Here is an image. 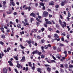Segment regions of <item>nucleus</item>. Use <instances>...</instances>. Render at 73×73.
<instances>
[{"label": "nucleus", "instance_id": "nucleus-12", "mask_svg": "<svg viewBox=\"0 0 73 73\" xmlns=\"http://www.w3.org/2000/svg\"><path fill=\"white\" fill-rule=\"evenodd\" d=\"M1 27L0 28V29L2 31H4V28H3V27H4V25H1Z\"/></svg>", "mask_w": 73, "mask_h": 73}, {"label": "nucleus", "instance_id": "nucleus-62", "mask_svg": "<svg viewBox=\"0 0 73 73\" xmlns=\"http://www.w3.org/2000/svg\"><path fill=\"white\" fill-rule=\"evenodd\" d=\"M7 14H11V12H7Z\"/></svg>", "mask_w": 73, "mask_h": 73}, {"label": "nucleus", "instance_id": "nucleus-42", "mask_svg": "<svg viewBox=\"0 0 73 73\" xmlns=\"http://www.w3.org/2000/svg\"><path fill=\"white\" fill-rule=\"evenodd\" d=\"M52 58L54 59V60H56V58L54 57V56L53 55H52Z\"/></svg>", "mask_w": 73, "mask_h": 73}, {"label": "nucleus", "instance_id": "nucleus-24", "mask_svg": "<svg viewBox=\"0 0 73 73\" xmlns=\"http://www.w3.org/2000/svg\"><path fill=\"white\" fill-rule=\"evenodd\" d=\"M68 17H70L71 15H70V13L69 12V11H68Z\"/></svg>", "mask_w": 73, "mask_h": 73}, {"label": "nucleus", "instance_id": "nucleus-1", "mask_svg": "<svg viewBox=\"0 0 73 73\" xmlns=\"http://www.w3.org/2000/svg\"><path fill=\"white\" fill-rule=\"evenodd\" d=\"M45 20L46 22V24H52V22L50 21H49L48 19H45Z\"/></svg>", "mask_w": 73, "mask_h": 73}, {"label": "nucleus", "instance_id": "nucleus-56", "mask_svg": "<svg viewBox=\"0 0 73 73\" xmlns=\"http://www.w3.org/2000/svg\"><path fill=\"white\" fill-rule=\"evenodd\" d=\"M37 38L38 39H40V38H41V37H40V36H37Z\"/></svg>", "mask_w": 73, "mask_h": 73}, {"label": "nucleus", "instance_id": "nucleus-6", "mask_svg": "<svg viewBox=\"0 0 73 73\" xmlns=\"http://www.w3.org/2000/svg\"><path fill=\"white\" fill-rule=\"evenodd\" d=\"M13 0H10V3H11V4L13 5V6H15V3L13 1Z\"/></svg>", "mask_w": 73, "mask_h": 73}, {"label": "nucleus", "instance_id": "nucleus-7", "mask_svg": "<svg viewBox=\"0 0 73 73\" xmlns=\"http://www.w3.org/2000/svg\"><path fill=\"white\" fill-rule=\"evenodd\" d=\"M54 2L53 1L51 2L50 3H49V5H54Z\"/></svg>", "mask_w": 73, "mask_h": 73}, {"label": "nucleus", "instance_id": "nucleus-57", "mask_svg": "<svg viewBox=\"0 0 73 73\" xmlns=\"http://www.w3.org/2000/svg\"><path fill=\"white\" fill-rule=\"evenodd\" d=\"M45 30V29L44 28H42L41 29V30L42 32H43V31H44Z\"/></svg>", "mask_w": 73, "mask_h": 73}, {"label": "nucleus", "instance_id": "nucleus-59", "mask_svg": "<svg viewBox=\"0 0 73 73\" xmlns=\"http://www.w3.org/2000/svg\"><path fill=\"white\" fill-rule=\"evenodd\" d=\"M68 70H69V71H70V72H72V68L68 69Z\"/></svg>", "mask_w": 73, "mask_h": 73}, {"label": "nucleus", "instance_id": "nucleus-60", "mask_svg": "<svg viewBox=\"0 0 73 73\" xmlns=\"http://www.w3.org/2000/svg\"><path fill=\"white\" fill-rule=\"evenodd\" d=\"M62 35L63 36H65V33H63L62 34Z\"/></svg>", "mask_w": 73, "mask_h": 73}, {"label": "nucleus", "instance_id": "nucleus-52", "mask_svg": "<svg viewBox=\"0 0 73 73\" xmlns=\"http://www.w3.org/2000/svg\"><path fill=\"white\" fill-rule=\"evenodd\" d=\"M61 40L62 41H64V37H63L61 38Z\"/></svg>", "mask_w": 73, "mask_h": 73}, {"label": "nucleus", "instance_id": "nucleus-34", "mask_svg": "<svg viewBox=\"0 0 73 73\" xmlns=\"http://www.w3.org/2000/svg\"><path fill=\"white\" fill-rule=\"evenodd\" d=\"M41 42L42 43H44V42H45V40H44V39H42L41 41Z\"/></svg>", "mask_w": 73, "mask_h": 73}, {"label": "nucleus", "instance_id": "nucleus-36", "mask_svg": "<svg viewBox=\"0 0 73 73\" xmlns=\"http://www.w3.org/2000/svg\"><path fill=\"white\" fill-rule=\"evenodd\" d=\"M35 7H37L38 5V3H36L35 4Z\"/></svg>", "mask_w": 73, "mask_h": 73}, {"label": "nucleus", "instance_id": "nucleus-53", "mask_svg": "<svg viewBox=\"0 0 73 73\" xmlns=\"http://www.w3.org/2000/svg\"><path fill=\"white\" fill-rule=\"evenodd\" d=\"M56 33H60V31H58V30H57L56 31Z\"/></svg>", "mask_w": 73, "mask_h": 73}, {"label": "nucleus", "instance_id": "nucleus-20", "mask_svg": "<svg viewBox=\"0 0 73 73\" xmlns=\"http://www.w3.org/2000/svg\"><path fill=\"white\" fill-rule=\"evenodd\" d=\"M47 69L48 70V72H50V70H51L50 68L49 67H48L47 68Z\"/></svg>", "mask_w": 73, "mask_h": 73}, {"label": "nucleus", "instance_id": "nucleus-58", "mask_svg": "<svg viewBox=\"0 0 73 73\" xmlns=\"http://www.w3.org/2000/svg\"><path fill=\"white\" fill-rule=\"evenodd\" d=\"M73 65H72V64H70V65L69 66V68H72V66Z\"/></svg>", "mask_w": 73, "mask_h": 73}, {"label": "nucleus", "instance_id": "nucleus-17", "mask_svg": "<svg viewBox=\"0 0 73 73\" xmlns=\"http://www.w3.org/2000/svg\"><path fill=\"white\" fill-rule=\"evenodd\" d=\"M57 50L58 52H60V51H61V48L58 47Z\"/></svg>", "mask_w": 73, "mask_h": 73}, {"label": "nucleus", "instance_id": "nucleus-14", "mask_svg": "<svg viewBox=\"0 0 73 73\" xmlns=\"http://www.w3.org/2000/svg\"><path fill=\"white\" fill-rule=\"evenodd\" d=\"M8 63H9L10 65V66H13V64H12V62L8 61Z\"/></svg>", "mask_w": 73, "mask_h": 73}, {"label": "nucleus", "instance_id": "nucleus-22", "mask_svg": "<svg viewBox=\"0 0 73 73\" xmlns=\"http://www.w3.org/2000/svg\"><path fill=\"white\" fill-rule=\"evenodd\" d=\"M29 65V66H30L31 67H32V64H31V62H28Z\"/></svg>", "mask_w": 73, "mask_h": 73}, {"label": "nucleus", "instance_id": "nucleus-39", "mask_svg": "<svg viewBox=\"0 0 73 73\" xmlns=\"http://www.w3.org/2000/svg\"><path fill=\"white\" fill-rule=\"evenodd\" d=\"M7 33H9L10 32V30L9 29H7Z\"/></svg>", "mask_w": 73, "mask_h": 73}, {"label": "nucleus", "instance_id": "nucleus-3", "mask_svg": "<svg viewBox=\"0 0 73 73\" xmlns=\"http://www.w3.org/2000/svg\"><path fill=\"white\" fill-rule=\"evenodd\" d=\"M25 42H27L29 44H31V43H34V42L31 40L30 39H29V40H27Z\"/></svg>", "mask_w": 73, "mask_h": 73}, {"label": "nucleus", "instance_id": "nucleus-26", "mask_svg": "<svg viewBox=\"0 0 73 73\" xmlns=\"http://www.w3.org/2000/svg\"><path fill=\"white\" fill-rule=\"evenodd\" d=\"M24 21L25 22V23H28V19H24Z\"/></svg>", "mask_w": 73, "mask_h": 73}, {"label": "nucleus", "instance_id": "nucleus-8", "mask_svg": "<svg viewBox=\"0 0 73 73\" xmlns=\"http://www.w3.org/2000/svg\"><path fill=\"white\" fill-rule=\"evenodd\" d=\"M30 15V16H33V17H36V15H35V14L33 13H31Z\"/></svg>", "mask_w": 73, "mask_h": 73}, {"label": "nucleus", "instance_id": "nucleus-43", "mask_svg": "<svg viewBox=\"0 0 73 73\" xmlns=\"http://www.w3.org/2000/svg\"><path fill=\"white\" fill-rule=\"evenodd\" d=\"M59 23L60 24V25H61L62 24V21H61V20L60 19H59Z\"/></svg>", "mask_w": 73, "mask_h": 73}, {"label": "nucleus", "instance_id": "nucleus-46", "mask_svg": "<svg viewBox=\"0 0 73 73\" xmlns=\"http://www.w3.org/2000/svg\"><path fill=\"white\" fill-rule=\"evenodd\" d=\"M31 7L29 6L28 8V10L29 11H31Z\"/></svg>", "mask_w": 73, "mask_h": 73}, {"label": "nucleus", "instance_id": "nucleus-2", "mask_svg": "<svg viewBox=\"0 0 73 73\" xmlns=\"http://www.w3.org/2000/svg\"><path fill=\"white\" fill-rule=\"evenodd\" d=\"M48 12L46 11H44L43 14V17H46L48 15Z\"/></svg>", "mask_w": 73, "mask_h": 73}, {"label": "nucleus", "instance_id": "nucleus-50", "mask_svg": "<svg viewBox=\"0 0 73 73\" xmlns=\"http://www.w3.org/2000/svg\"><path fill=\"white\" fill-rule=\"evenodd\" d=\"M32 69L33 70H35V66H33L32 67Z\"/></svg>", "mask_w": 73, "mask_h": 73}, {"label": "nucleus", "instance_id": "nucleus-51", "mask_svg": "<svg viewBox=\"0 0 73 73\" xmlns=\"http://www.w3.org/2000/svg\"><path fill=\"white\" fill-rule=\"evenodd\" d=\"M36 25H37L38 26V25H39V22H36Z\"/></svg>", "mask_w": 73, "mask_h": 73}, {"label": "nucleus", "instance_id": "nucleus-31", "mask_svg": "<svg viewBox=\"0 0 73 73\" xmlns=\"http://www.w3.org/2000/svg\"><path fill=\"white\" fill-rule=\"evenodd\" d=\"M40 4L42 7H44V3H40Z\"/></svg>", "mask_w": 73, "mask_h": 73}, {"label": "nucleus", "instance_id": "nucleus-47", "mask_svg": "<svg viewBox=\"0 0 73 73\" xmlns=\"http://www.w3.org/2000/svg\"><path fill=\"white\" fill-rule=\"evenodd\" d=\"M38 17L39 19H40L41 18H42V17H41V16H40V15H38Z\"/></svg>", "mask_w": 73, "mask_h": 73}, {"label": "nucleus", "instance_id": "nucleus-13", "mask_svg": "<svg viewBox=\"0 0 73 73\" xmlns=\"http://www.w3.org/2000/svg\"><path fill=\"white\" fill-rule=\"evenodd\" d=\"M23 8H25L24 9H28V7H27L26 5H24L23 7Z\"/></svg>", "mask_w": 73, "mask_h": 73}, {"label": "nucleus", "instance_id": "nucleus-44", "mask_svg": "<svg viewBox=\"0 0 73 73\" xmlns=\"http://www.w3.org/2000/svg\"><path fill=\"white\" fill-rule=\"evenodd\" d=\"M20 33H21V35H22V34H24V32L23 31L22 33L21 32H20Z\"/></svg>", "mask_w": 73, "mask_h": 73}, {"label": "nucleus", "instance_id": "nucleus-63", "mask_svg": "<svg viewBox=\"0 0 73 73\" xmlns=\"http://www.w3.org/2000/svg\"><path fill=\"white\" fill-rule=\"evenodd\" d=\"M28 67H27L26 68L25 70L26 71H28Z\"/></svg>", "mask_w": 73, "mask_h": 73}, {"label": "nucleus", "instance_id": "nucleus-25", "mask_svg": "<svg viewBox=\"0 0 73 73\" xmlns=\"http://www.w3.org/2000/svg\"><path fill=\"white\" fill-rule=\"evenodd\" d=\"M36 20H37V21H39V22H40V23H41V21H40V20L39 19H38V18H36Z\"/></svg>", "mask_w": 73, "mask_h": 73}, {"label": "nucleus", "instance_id": "nucleus-27", "mask_svg": "<svg viewBox=\"0 0 73 73\" xmlns=\"http://www.w3.org/2000/svg\"><path fill=\"white\" fill-rule=\"evenodd\" d=\"M10 47H8L7 48V50L8 52H9V50L10 49Z\"/></svg>", "mask_w": 73, "mask_h": 73}, {"label": "nucleus", "instance_id": "nucleus-55", "mask_svg": "<svg viewBox=\"0 0 73 73\" xmlns=\"http://www.w3.org/2000/svg\"><path fill=\"white\" fill-rule=\"evenodd\" d=\"M66 19L67 20H68V21H69V19H70V18H69V17H67L66 18Z\"/></svg>", "mask_w": 73, "mask_h": 73}, {"label": "nucleus", "instance_id": "nucleus-45", "mask_svg": "<svg viewBox=\"0 0 73 73\" xmlns=\"http://www.w3.org/2000/svg\"><path fill=\"white\" fill-rule=\"evenodd\" d=\"M44 65L45 66H46V67H49V66H50V65L48 64H45Z\"/></svg>", "mask_w": 73, "mask_h": 73}, {"label": "nucleus", "instance_id": "nucleus-9", "mask_svg": "<svg viewBox=\"0 0 73 73\" xmlns=\"http://www.w3.org/2000/svg\"><path fill=\"white\" fill-rule=\"evenodd\" d=\"M3 72L5 73H7V68H5L3 69Z\"/></svg>", "mask_w": 73, "mask_h": 73}, {"label": "nucleus", "instance_id": "nucleus-18", "mask_svg": "<svg viewBox=\"0 0 73 73\" xmlns=\"http://www.w3.org/2000/svg\"><path fill=\"white\" fill-rule=\"evenodd\" d=\"M13 58L15 59L16 60H18L19 59H18V57L17 56H13Z\"/></svg>", "mask_w": 73, "mask_h": 73}, {"label": "nucleus", "instance_id": "nucleus-4", "mask_svg": "<svg viewBox=\"0 0 73 73\" xmlns=\"http://www.w3.org/2000/svg\"><path fill=\"white\" fill-rule=\"evenodd\" d=\"M22 23H23V25L24 26H27V25L28 26L29 25V23H26L24 22V21H22Z\"/></svg>", "mask_w": 73, "mask_h": 73}, {"label": "nucleus", "instance_id": "nucleus-49", "mask_svg": "<svg viewBox=\"0 0 73 73\" xmlns=\"http://www.w3.org/2000/svg\"><path fill=\"white\" fill-rule=\"evenodd\" d=\"M55 7L56 8H58L59 7V5H56Z\"/></svg>", "mask_w": 73, "mask_h": 73}, {"label": "nucleus", "instance_id": "nucleus-10", "mask_svg": "<svg viewBox=\"0 0 73 73\" xmlns=\"http://www.w3.org/2000/svg\"><path fill=\"white\" fill-rule=\"evenodd\" d=\"M37 70L38 72H40V73H41V69L39 68H37Z\"/></svg>", "mask_w": 73, "mask_h": 73}, {"label": "nucleus", "instance_id": "nucleus-64", "mask_svg": "<svg viewBox=\"0 0 73 73\" xmlns=\"http://www.w3.org/2000/svg\"><path fill=\"white\" fill-rule=\"evenodd\" d=\"M64 53L65 54H67V52H66V51H64Z\"/></svg>", "mask_w": 73, "mask_h": 73}, {"label": "nucleus", "instance_id": "nucleus-37", "mask_svg": "<svg viewBox=\"0 0 73 73\" xmlns=\"http://www.w3.org/2000/svg\"><path fill=\"white\" fill-rule=\"evenodd\" d=\"M68 67V64H65V67L66 68H67Z\"/></svg>", "mask_w": 73, "mask_h": 73}, {"label": "nucleus", "instance_id": "nucleus-61", "mask_svg": "<svg viewBox=\"0 0 73 73\" xmlns=\"http://www.w3.org/2000/svg\"><path fill=\"white\" fill-rule=\"evenodd\" d=\"M60 67H61V68H63L64 66H63V64H60Z\"/></svg>", "mask_w": 73, "mask_h": 73}, {"label": "nucleus", "instance_id": "nucleus-28", "mask_svg": "<svg viewBox=\"0 0 73 73\" xmlns=\"http://www.w3.org/2000/svg\"><path fill=\"white\" fill-rule=\"evenodd\" d=\"M60 25H61V27H62V28H65V25L64 24L62 23Z\"/></svg>", "mask_w": 73, "mask_h": 73}, {"label": "nucleus", "instance_id": "nucleus-32", "mask_svg": "<svg viewBox=\"0 0 73 73\" xmlns=\"http://www.w3.org/2000/svg\"><path fill=\"white\" fill-rule=\"evenodd\" d=\"M53 48L54 50H56V49H57V47L56 46H53Z\"/></svg>", "mask_w": 73, "mask_h": 73}, {"label": "nucleus", "instance_id": "nucleus-5", "mask_svg": "<svg viewBox=\"0 0 73 73\" xmlns=\"http://www.w3.org/2000/svg\"><path fill=\"white\" fill-rule=\"evenodd\" d=\"M56 58H57L58 59H60L61 58V55L58 54L56 55Z\"/></svg>", "mask_w": 73, "mask_h": 73}, {"label": "nucleus", "instance_id": "nucleus-35", "mask_svg": "<svg viewBox=\"0 0 73 73\" xmlns=\"http://www.w3.org/2000/svg\"><path fill=\"white\" fill-rule=\"evenodd\" d=\"M17 27L18 28H21V25H17Z\"/></svg>", "mask_w": 73, "mask_h": 73}, {"label": "nucleus", "instance_id": "nucleus-21", "mask_svg": "<svg viewBox=\"0 0 73 73\" xmlns=\"http://www.w3.org/2000/svg\"><path fill=\"white\" fill-rule=\"evenodd\" d=\"M45 58V55H44L42 54L41 55V58Z\"/></svg>", "mask_w": 73, "mask_h": 73}, {"label": "nucleus", "instance_id": "nucleus-33", "mask_svg": "<svg viewBox=\"0 0 73 73\" xmlns=\"http://www.w3.org/2000/svg\"><path fill=\"white\" fill-rule=\"evenodd\" d=\"M60 46H65V45H64L63 44H62L61 43H60Z\"/></svg>", "mask_w": 73, "mask_h": 73}, {"label": "nucleus", "instance_id": "nucleus-19", "mask_svg": "<svg viewBox=\"0 0 73 73\" xmlns=\"http://www.w3.org/2000/svg\"><path fill=\"white\" fill-rule=\"evenodd\" d=\"M51 63H56L55 60H51Z\"/></svg>", "mask_w": 73, "mask_h": 73}, {"label": "nucleus", "instance_id": "nucleus-29", "mask_svg": "<svg viewBox=\"0 0 73 73\" xmlns=\"http://www.w3.org/2000/svg\"><path fill=\"white\" fill-rule=\"evenodd\" d=\"M21 66V65L20 64H17V66L18 68H20V67Z\"/></svg>", "mask_w": 73, "mask_h": 73}, {"label": "nucleus", "instance_id": "nucleus-54", "mask_svg": "<svg viewBox=\"0 0 73 73\" xmlns=\"http://www.w3.org/2000/svg\"><path fill=\"white\" fill-rule=\"evenodd\" d=\"M6 4V2L5 1H3V4L5 5Z\"/></svg>", "mask_w": 73, "mask_h": 73}, {"label": "nucleus", "instance_id": "nucleus-38", "mask_svg": "<svg viewBox=\"0 0 73 73\" xmlns=\"http://www.w3.org/2000/svg\"><path fill=\"white\" fill-rule=\"evenodd\" d=\"M0 44L2 45H4V42H3L2 41H0Z\"/></svg>", "mask_w": 73, "mask_h": 73}, {"label": "nucleus", "instance_id": "nucleus-48", "mask_svg": "<svg viewBox=\"0 0 73 73\" xmlns=\"http://www.w3.org/2000/svg\"><path fill=\"white\" fill-rule=\"evenodd\" d=\"M13 15L14 16H16V15H17V13L16 12H14L13 13Z\"/></svg>", "mask_w": 73, "mask_h": 73}, {"label": "nucleus", "instance_id": "nucleus-15", "mask_svg": "<svg viewBox=\"0 0 73 73\" xmlns=\"http://www.w3.org/2000/svg\"><path fill=\"white\" fill-rule=\"evenodd\" d=\"M65 1L64 2H62L61 3V5L62 6H64L65 5Z\"/></svg>", "mask_w": 73, "mask_h": 73}, {"label": "nucleus", "instance_id": "nucleus-23", "mask_svg": "<svg viewBox=\"0 0 73 73\" xmlns=\"http://www.w3.org/2000/svg\"><path fill=\"white\" fill-rule=\"evenodd\" d=\"M5 35H2L1 36V37L3 38H5Z\"/></svg>", "mask_w": 73, "mask_h": 73}, {"label": "nucleus", "instance_id": "nucleus-40", "mask_svg": "<svg viewBox=\"0 0 73 73\" xmlns=\"http://www.w3.org/2000/svg\"><path fill=\"white\" fill-rule=\"evenodd\" d=\"M48 46L45 45L44 46V48L45 49H48Z\"/></svg>", "mask_w": 73, "mask_h": 73}, {"label": "nucleus", "instance_id": "nucleus-30", "mask_svg": "<svg viewBox=\"0 0 73 73\" xmlns=\"http://www.w3.org/2000/svg\"><path fill=\"white\" fill-rule=\"evenodd\" d=\"M34 51L35 52V54H38L39 51L37 50H36Z\"/></svg>", "mask_w": 73, "mask_h": 73}, {"label": "nucleus", "instance_id": "nucleus-41", "mask_svg": "<svg viewBox=\"0 0 73 73\" xmlns=\"http://www.w3.org/2000/svg\"><path fill=\"white\" fill-rule=\"evenodd\" d=\"M38 55H41V54H42V53L40 52H39V51H38Z\"/></svg>", "mask_w": 73, "mask_h": 73}, {"label": "nucleus", "instance_id": "nucleus-16", "mask_svg": "<svg viewBox=\"0 0 73 73\" xmlns=\"http://www.w3.org/2000/svg\"><path fill=\"white\" fill-rule=\"evenodd\" d=\"M54 37H57L58 38H59V36H58V35H57V34H56L55 35H54Z\"/></svg>", "mask_w": 73, "mask_h": 73}, {"label": "nucleus", "instance_id": "nucleus-11", "mask_svg": "<svg viewBox=\"0 0 73 73\" xmlns=\"http://www.w3.org/2000/svg\"><path fill=\"white\" fill-rule=\"evenodd\" d=\"M25 58L24 56H23L22 59L21 60V61H22V62H24V61H25Z\"/></svg>", "mask_w": 73, "mask_h": 73}]
</instances>
